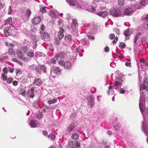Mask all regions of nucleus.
I'll return each instance as SVG.
<instances>
[{
  "mask_svg": "<svg viewBox=\"0 0 148 148\" xmlns=\"http://www.w3.org/2000/svg\"><path fill=\"white\" fill-rule=\"evenodd\" d=\"M66 57L65 54L64 52H61L56 54L54 57V58L57 60H60L65 58Z\"/></svg>",
  "mask_w": 148,
  "mask_h": 148,
  "instance_id": "obj_7",
  "label": "nucleus"
},
{
  "mask_svg": "<svg viewBox=\"0 0 148 148\" xmlns=\"http://www.w3.org/2000/svg\"><path fill=\"white\" fill-rule=\"evenodd\" d=\"M143 131L145 135L148 136L147 138V140L148 143V130H143Z\"/></svg>",
  "mask_w": 148,
  "mask_h": 148,
  "instance_id": "obj_48",
  "label": "nucleus"
},
{
  "mask_svg": "<svg viewBox=\"0 0 148 148\" xmlns=\"http://www.w3.org/2000/svg\"><path fill=\"white\" fill-rule=\"evenodd\" d=\"M115 31L116 32V34L117 35L120 34V31L118 28H116L115 29Z\"/></svg>",
  "mask_w": 148,
  "mask_h": 148,
  "instance_id": "obj_54",
  "label": "nucleus"
},
{
  "mask_svg": "<svg viewBox=\"0 0 148 148\" xmlns=\"http://www.w3.org/2000/svg\"><path fill=\"white\" fill-rule=\"evenodd\" d=\"M125 65L127 66H130L131 65V63L129 60H127L125 62Z\"/></svg>",
  "mask_w": 148,
  "mask_h": 148,
  "instance_id": "obj_40",
  "label": "nucleus"
},
{
  "mask_svg": "<svg viewBox=\"0 0 148 148\" xmlns=\"http://www.w3.org/2000/svg\"><path fill=\"white\" fill-rule=\"evenodd\" d=\"M71 27L73 30H75L76 27L78 25L77 21L75 19H73L71 24Z\"/></svg>",
  "mask_w": 148,
  "mask_h": 148,
  "instance_id": "obj_16",
  "label": "nucleus"
},
{
  "mask_svg": "<svg viewBox=\"0 0 148 148\" xmlns=\"http://www.w3.org/2000/svg\"><path fill=\"white\" fill-rule=\"evenodd\" d=\"M87 100L88 101V104L90 107H92L94 104L95 99L93 96H89L87 97Z\"/></svg>",
  "mask_w": 148,
  "mask_h": 148,
  "instance_id": "obj_9",
  "label": "nucleus"
},
{
  "mask_svg": "<svg viewBox=\"0 0 148 148\" xmlns=\"http://www.w3.org/2000/svg\"><path fill=\"white\" fill-rule=\"evenodd\" d=\"M72 66L71 62L69 61H66L64 62V66L65 69H71Z\"/></svg>",
  "mask_w": 148,
  "mask_h": 148,
  "instance_id": "obj_15",
  "label": "nucleus"
},
{
  "mask_svg": "<svg viewBox=\"0 0 148 148\" xmlns=\"http://www.w3.org/2000/svg\"><path fill=\"white\" fill-rule=\"evenodd\" d=\"M95 25H94L91 24L90 25V30H92L94 29Z\"/></svg>",
  "mask_w": 148,
  "mask_h": 148,
  "instance_id": "obj_56",
  "label": "nucleus"
},
{
  "mask_svg": "<svg viewBox=\"0 0 148 148\" xmlns=\"http://www.w3.org/2000/svg\"><path fill=\"white\" fill-rule=\"evenodd\" d=\"M64 39L66 41H67V42H65V44L67 46H69L72 40L71 36L69 34H67L65 36Z\"/></svg>",
  "mask_w": 148,
  "mask_h": 148,
  "instance_id": "obj_11",
  "label": "nucleus"
},
{
  "mask_svg": "<svg viewBox=\"0 0 148 148\" xmlns=\"http://www.w3.org/2000/svg\"><path fill=\"white\" fill-rule=\"evenodd\" d=\"M71 138L74 139H77L79 138V136L77 133H73L71 136Z\"/></svg>",
  "mask_w": 148,
  "mask_h": 148,
  "instance_id": "obj_28",
  "label": "nucleus"
},
{
  "mask_svg": "<svg viewBox=\"0 0 148 148\" xmlns=\"http://www.w3.org/2000/svg\"><path fill=\"white\" fill-rule=\"evenodd\" d=\"M142 130H143L147 129L146 128V127H145V125L143 122H142Z\"/></svg>",
  "mask_w": 148,
  "mask_h": 148,
  "instance_id": "obj_59",
  "label": "nucleus"
},
{
  "mask_svg": "<svg viewBox=\"0 0 148 148\" xmlns=\"http://www.w3.org/2000/svg\"><path fill=\"white\" fill-rule=\"evenodd\" d=\"M10 30V27H6L4 29V34L6 36H8L10 34L9 31Z\"/></svg>",
  "mask_w": 148,
  "mask_h": 148,
  "instance_id": "obj_20",
  "label": "nucleus"
},
{
  "mask_svg": "<svg viewBox=\"0 0 148 148\" xmlns=\"http://www.w3.org/2000/svg\"><path fill=\"white\" fill-rule=\"evenodd\" d=\"M34 53L32 51H29L27 53V55L29 57L32 58L34 56Z\"/></svg>",
  "mask_w": 148,
  "mask_h": 148,
  "instance_id": "obj_35",
  "label": "nucleus"
},
{
  "mask_svg": "<svg viewBox=\"0 0 148 148\" xmlns=\"http://www.w3.org/2000/svg\"><path fill=\"white\" fill-rule=\"evenodd\" d=\"M30 68L33 70H35L38 73H40L41 72L40 65L36 66L35 64H33L30 66Z\"/></svg>",
  "mask_w": 148,
  "mask_h": 148,
  "instance_id": "obj_8",
  "label": "nucleus"
},
{
  "mask_svg": "<svg viewBox=\"0 0 148 148\" xmlns=\"http://www.w3.org/2000/svg\"><path fill=\"white\" fill-rule=\"evenodd\" d=\"M41 68V71L45 73H47V68L44 65H40Z\"/></svg>",
  "mask_w": 148,
  "mask_h": 148,
  "instance_id": "obj_27",
  "label": "nucleus"
},
{
  "mask_svg": "<svg viewBox=\"0 0 148 148\" xmlns=\"http://www.w3.org/2000/svg\"><path fill=\"white\" fill-rule=\"evenodd\" d=\"M57 101L55 99H53L52 100H49L47 101V103L49 105L55 103Z\"/></svg>",
  "mask_w": 148,
  "mask_h": 148,
  "instance_id": "obj_31",
  "label": "nucleus"
},
{
  "mask_svg": "<svg viewBox=\"0 0 148 148\" xmlns=\"http://www.w3.org/2000/svg\"><path fill=\"white\" fill-rule=\"evenodd\" d=\"M61 70L58 67H54L51 70L50 74L52 76L54 77L55 74H59L61 73Z\"/></svg>",
  "mask_w": 148,
  "mask_h": 148,
  "instance_id": "obj_10",
  "label": "nucleus"
},
{
  "mask_svg": "<svg viewBox=\"0 0 148 148\" xmlns=\"http://www.w3.org/2000/svg\"><path fill=\"white\" fill-rule=\"evenodd\" d=\"M118 3L120 5H123L124 4V0H118Z\"/></svg>",
  "mask_w": 148,
  "mask_h": 148,
  "instance_id": "obj_44",
  "label": "nucleus"
},
{
  "mask_svg": "<svg viewBox=\"0 0 148 148\" xmlns=\"http://www.w3.org/2000/svg\"><path fill=\"white\" fill-rule=\"evenodd\" d=\"M87 36L88 37V38L89 39H94L95 38V37L93 36H91L89 34H87Z\"/></svg>",
  "mask_w": 148,
  "mask_h": 148,
  "instance_id": "obj_52",
  "label": "nucleus"
},
{
  "mask_svg": "<svg viewBox=\"0 0 148 148\" xmlns=\"http://www.w3.org/2000/svg\"><path fill=\"white\" fill-rule=\"evenodd\" d=\"M117 40H118V38L116 36V38H115V39H114V40H113L112 43L113 44H115L116 43V42L117 41Z\"/></svg>",
  "mask_w": 148,
  "mask_h": 148,
  "instance_id": "obj_62",
  "label": "nucleus"
},
{
  "mask_svg": "<svg viewBox=\"0 0 148 148\" xmlns=\"http://www.w3.org/2000/svg\"><path fill=\"white\" fill-rule=\"evenodd\" d=\"M12 21V19L11 18H8L5 21V25H6L10 24Z\"/></svg>",
  "mask_w": 148,
  "mask_h": 148,
  "instance_id": "obj_30",
  "label": "nucleus"
},
{
  "mask_svg": "<svg viewBox=\"0 0 148 148\" xmlns=\"http://www.w3.org/2000/svg\"><path fill=\"white\" fill-rule=\"evenodd\" d=\"M120 47L121 48H123L125 47V43H121Z\"/></svg>",
  "mask_w": 148,
  "mask_h": 148,
  "instance_id": "obj_49",
  "label": "nucleus"
},
{
  "mask_svg": "<svg viewBox=\"0 0 148 148\" xmlns=\"http://www.w3.org/2000/svg\"><path fill=\"white\" fill-rule=\"evenodd\" d=\"M8 69L10 73H12L14 72V69L12 68L8 67Z\"/></svg>",
  "mask_w": 148,
  "mask_h": 148,
  "instance_id": "obj_57",
  "label": "nucleus"
},
{
  "mask_svg": "<svg viewBox=\"0 0 148 148\" xmlns=\"http://www.w3.org/2000/svg\"><path fill=\"white\" fill-rule=\"evenodd\" d=\"M41 18L39 16H35L32 20V23L33 24L36 25L38 24L40 22Z\"/></svg>",
  "mask_w": 148,
  "mask_h": 148,
  "instance_id": "obj_12",
  "label": "nucleus"
},
{
  "mask_svg": "<svg viewBox=\"0 0 148 148\" xmlns=\"http://www.w3.org/2000/svg\"><path fill=\"white\" fill-rule=\"evenodd\" d=\"M86 10L91 12H93L95 11V9L92 6L89 5H88V6H87Z\"/></svg>",
  "mask_w": 148,
  "mask_h": 148,
  "instance_id": "obj_25",
  "label": "nucleus"
},
{
  "mask_svg": "<svg viewBox=\"0 0 148 148\" xmlns=\"http://www.w3.org/2000/svg\"><path fill=\"white\" fill-rule=\"evenodd\" d=\"M31 12L30 10H27L25 14V15L27 17L29 18L31 15Z\"/></svg>",
  "mask_w": 148,
  "mask_h": 148,
  "instance_id": "obj_37",
  "label": "nucleus"
},
{
  "mask_svg": "<svg viewBox=\"0 0 148 148\" xmlns=\"http://www.w3.org/2000/svg\"><path fill=\"white\" fill-rule=\"evenodd\" d=\"M18 82L16 81H14L12 82V84L14 86H16L18 84Z\"/></svg>",
  "mask_w": 148,
  "mask_h": 148,
  "instance_id": "obj_63",
  "label": "nucleus"
},
{
  "mask_svg": "<svg viewBox=\"0 0 148 148\" xmlns=\"http://www.w3.org/2000/svg\"><path fill=\"white\" fill-rule=\"evenodd\" d=\"M137 9H140V8L139 7L137 8L135 5L133 6L132 8H127L124 10V15H130L132 14L133 11H135Z\"/></svg>",
  "mask_w": 148,
  "mask_h": 148,
  "instance_id": "obj_6",
  "label": "nucleus"
},
{
  "mask_svg": "<svg viewBox=\"0 0 148 148\" xmlns=\"http://www.w3.org/2000/svg\"><path fill=\"white\" fill-rule=\"evenodd\" d=\"M40 10L42 13H44L46 12V8L45 7H42L40 9Z\"/></svg>",
  "mask_w": 148,
  "mask_h": 148,
  "instance_id": "obj_42",
  "label": "nucleus"
},
{
  "mask_svg": "<svg viewBox=\"0 0 148 148\" xmlns=\"http://www.w3.org/2000/svg\"><path fill=\"white\" fill-rule=\"evenodd\" d=\"M113 125L115 130H117L119 128L120 125L116 120V121H114L113 122Z\"/></svg>",
  "mask_w": 148,
  "mask_h": 148,
  "instance_id": "obj_22",
  "label": "nucleus"
},
{
  "mask_svg": "<svg viewBox=\"0 0 148 148\" xmlns=\"http://www.w3.org/2000/svg\"><path fill=\"white\" fill-rule=\"evenodd\" d=\"M110 14L116 17L123 16V14L121 13V10L120 9H112L110 11Z\"/></svg>",
  "mask_w": 148,
  "mask_h": 148,
  "instance_id": "obj_5",
  "label": "nucleus"
},
{
  "mask_svg": "<svg viewBox=\"0 0 148 148\" xmlns=\"http://www.w3.org/2000/svg\"><path fill=\"white\" fill-rule=\"evenodd\" d=\"M64 62L63 61H62V60H59V61L58 62V64H59V65H62V66H64Z\"/></svg>",
  "mask_w": 148,
  "mask_h": 148,
  "instance_id": "obj_58",
  "label": "nucleus"
},
{
  "mask_svg": "<svg viewBox=\"0 0 148 148\" xmlns=\"http://www.w3.org/2000/svg\"><path fill=\"white\" fill-rule=\"evenodd\" d=\"M77 126V123L75 121L72 122L68 126L67 130H74Z\"/></svg>",
  "mask_w": 148,
  "mask_h": 148,
  "instance_id": "obj_14",
  "label": "nucleus"
},
{
  "mask_svg": "<svg viewBox=\"0 0 148 148\" xmlns=\"http://www.w3.org/2000/svg\"><path fill=\"white\" fill-rule=\"evenodd\" d=\"M75 145L77 147H79L80 146V143L78 142L77 141H76L75 142Z\"/></svg>",
  "mask_w": 148,
  "mask_h": 148,
  "instance_id": "obj_53",
  "label": "nucleus"
},
{
  "mask_svg": "<svg viewBox=\"0 0 148 148\" xmlns=\"http://www.w3.org/2000/svg\"><path fill=\"white\" fill-rule=\"evenodd\" d=\"M147 0H141L140 1V4L144 5L145 4L147 3Z\"/></svg>",
  "mask_w": 148,
  "mask_h": 148,
  "instance_id": "obj_41",
  "label": "nucleus"
},
{
  "mask_svg": "<svg viewBox=\"0 0 148 148\" xmlns=\"http://www.w3.org/2000/svg\"><path fill=\"white\" fill-rule=\"evenodd\" d=\"M6 80L7 81V82L8 84H10L13 81V79L12 78L10 77L7 79Z\"/></svg>",
  "mask_w": 148,
  "mask_h": 148,
  "instance_id": "obj_39",
  "label": "nucleus"
},
{
  "mask_svg": "<svg viewBox=\"0 0 148 148\" xmlns=\"http://www.w3.org/2000/svg\"><path fill=\"white\" fill-rule=\"evenodd\" d=\"M27 49V48L26 46L23 47L21 48V50L23 51L24 53L26 52Z\"/></svg>",
  "mask_w": 148,
  "mask_h": 148,
  "instance_id": "obj_38",
  "label": "nucleus"
},
{
  "mask_svg": "<svg viewBox=\"0 0 148 148\" xmlns=\"http://www.w3.org/2000/svg\"><path fill=\"white\" fill-rule=\"evenodd\" d=\"M25 90L23 89L21 90L19 92L20 94L23 95V96H24L25 95Z\"/></svg>",
  "mask_w": 148,
  "mask_h": 148,
  "instance_id": "obj_47",
  "label": "nucleus"
},
{
  "mask_svg": "<svg viewBox=\"0 0 148 148\" xmlns=\"http://www.w3.org/2000/svg\"><path fill=\"white\" fill-rule=\"evenodd\" d=\"M143 26L145 29H148V24H143Z\"/></svg>",
  "mask_w": 148,
  "mask_h": 148,
  "instance_id": "obj_64",
  "label": "nucleus"
},
{
  "mask_svg": "<svg viewBox=\"0 0 148 148\" xmlns=\"http://www.w3.org/2000/svg\"><path fill=\"white\" fill-rule=\"evenodd\" d=\"M12 12V9L11 6H10L8 8V14H10Z\"/></svg>",
  "mask_w": 148,
  "mask_h": 148,
  "instance_id": "obj_50",
  "label": "nucleus"
},
{
  "mask_svg": "<svg viewBox=\"0 0 148 148\" xmlns=\"http://www.w3.org/2000/svg\"><path fill=\"white\" fill-rule=\"evenodd\" d=\"M1 77L3 80H6L7 79V76L3 73L1 74Z\"/></svg>",
  "mask_w": 148,
  "mask_h": 148,
  "instance_id": "obj_43",
  "label": "nucleus"
},
{
  "mask_svg": "<svg viewBox=\"0 0 148 148\" xmlns=\"http://www.w3.org/2000/svg\"><path fill=\"white\" fill-rule=\"evenodd\" d=\"M38 122L36 121H31L30 125L31 127H35L38 126Z\"/></svg>",
  "mask_w": 148,
  "mask_h": 148,
  "instance_id": "obj_21",
  "label": "nucleus"
},
{
  "mask_svg": "<svg viewBox=\"0 0 148 148\" xmlns=\"http://www.w3.org/2000/svg\"><path fill=\"white\" fill-rule=\"evenodd\" d=\"M34 91L35 88L34 87H32L30 89L28 90L27 92L28 97L31 98H33L34 95Z\"/></svg>",
  "mask_w": 148,
  "mask_h": 148,
  "instance_id": "obj_13",
  "label": "nucleus"
},
{
  "mask_svg": "<svg viewBox=\"0 0 148 148\" xmlns=\"http://www.w3.org/2000/svg\"><path fill=\"white\" fill-rule=\"evenodd\" d=\"M99 10L101 11L97 13V14L98 15L104 18L106 17L108 15V13L107 11L108 10L103 7L100 8Z\"/></svg>",
  "mask_w": 148,
  "mask_h": 148,
  "instance_id": "obj_4",
  "label": "nucleus"
},
{
  "mask_svg": "<svg viewBox=\"0 0 148 148\" xmlns=\"http://www.w3.org/2000/svg\"><path fill=\"white\" fill-rule=\"evenodd\" d=\"M125 90L122 88H121L120 89V93L122 94H123L125 92Z\"/></svg>",
  "mask_w": 148,
  "mask_h": 148,
  "instance_id": "obj_61",
  "label": "nucleus"
},
{
  "mask_svg": "<svg viewBox=\"0 0 148 148\" xmlns=\"http://www.w3.org/2000/svg\"><path fill=\"white\" fill-rule=\"evenodd\" d=\"M48 138H50L51 139L53 140L55 139V136L52 133H50L48 136Z\"/></svg>",
  "mask_w": 148,
  "mask_h": 148,
  "instance_id": "obj_29",
  "label": "nucleus"
},
{
  "mask_svg": "<svg viewBox=\"0 0 148 148\" xmlns=\"http://www.w3.org/2000/svg\"><path fill=\"white\" fill-rule=\"evenodd\" d=\"M8 71V67H5L3 69V71L4 74H7Z\"/></svg>",
  "mask_w": 148,
  "mask_h": 148,
  "instance_id": "obj_46",
  "label": "nucleus"
},
{
  "mask_svg": "<svg viewBox=\"0 0 148 148\" xmlns=\"http://www.w3.org/2000/svg\"><path fill=\"white\" fill-rule=\"evenodd\" d=\"M32 39L34 40L35 41H37L38 40V38H36V36L35 35L32 36Z\"/></svg>",
  "mask_w": 148,
  "mask_h": 148,
  "instance_id": "obj_45",
  "label": "nucleus"
},
{
  "mask_svg": "<svg viewBox=\"0 0 148 148\" xmlns=\"http://www.w3.org/2000/svg\"><path fill=\"white\" fill-rule=\"evenodd\" d=\"M43 114L41 112H39L36 116L37 118L38 119H42L43 117Z\"/></svg>",
  "mask_w": 148,
  "mask_h": 148,
  "instance_id": "obj_32",
  "label": "nucleus"
},
{
  "mask_svg": "<svg viewBox=\"0 0 148 148\" xmlns=\"http://www.w3.org/2000/svg\"><path fill=\"white\" fill-rule=\"evenodd\" d=\"M50 14L51 16L53 19H55L57 17V15L55 11L53 10H51Z\"/></svg>",
  "mask_w": 148,
  "mask_h": 148,
  "instance_id": "obj_18",
  "label": "nucleus"
},
{
  "mask_svg": "<svg viewBox=\"0 0 148 148\" xmlns=\"http://www.w3.org/2000/svg\"><path fill=\"white\" fill-rule=\"evenodd\" d=\"M141 33H139V34H137L135 36L134 40V42L136 43L140 36L141 35Z\"/></svg>",
  "mask_w": 148,
  "mask_h": 148,
  "instance_id": "obj_33",
  "label": "nucleus"
},
{
  "mask_svg": "<svg viewBox=\"0 0 148 148\" xmlns=\"http://www.w3.org/2000/svg\"><path fill=\"white\" fill-rule=\"evenodd\" d=\"M34 82L36 85L39 86L42 84V81L40 79L37 78L34 80Z\"/></svg>",
  "mask_w": 148,
  "mask_h": 148,
  "instance_id": "obj_19",
  "label": "nucleus"
},
{
  "mask_svg": "<svg viewBox=\"0 0 148 148\" xmlns=\"http://www.w3.org/2000/svg\"><path fill=\"white\" fill-rule=\"evenodd\" d=\"M140 97L139 99V106L143 118H148V108L146 110L145 109V94L142 90L145 89L148 91V84L147 85L144 83L142 84L140 87Z\"/></svg>",
  "mask_w": 148,
  "mask_h": 148,
  "instance_id": "obj_1",
  "label": "nucleus"
},
{
  "mask_svg": "<svg viewBox=\"0 0 148 148\" xmlns=\"http://www.w3.org/2000/svg\"><path fill=\"white\" fill-rule=\"evenodd\" d=\"M115 38V35L114 34H110V38L111 39H113Z\"/></svg>",
  "mask_w": 148,
  "mask_h": 148,
  "instance_id": "obj_60",
  "label": "nucleus"
},
{
  "mask_svg": "<svg viewBox=\"0 0 148 148\" xmlns=\"http://www.w3.org/2000/svg\"><path fill=\"white\" fill-rule=\"evenodd\" d=\"M16 73L17 75H18V74H21L22 73V71L20 69H17Z\"/></svg>",
  "mask_w": 148,
  "mask_h": 148,
  "instance_id": "obj_51",
  "label": "nucleus"
},
{
  "mask_svg": "<svg viewBox=\"0 0 148 148\" xmlns=\"http://www.w3.org/2000/svg\"><path fill=\"white\" fill-rule=\"evenodd\" d=\"M45 26L43 25H42L40 29V34H42V33H43L45 30Z\"/></svg>",
  "mask_w": 148,
  "mask_h": 148,
  "instance_id": "obj_34",
  "label": "nucleus"
},
{
  "mask_svg": "<svg viewBox=\"0 0 148 148\" xmlns=\"http://www.w3.org/2000/svg\"><path fill=\"white\" fill-rule=\"evenodd\" d=\"M64 32V30L63 29H61L60 31L59 32L58 36L59 39H61L64 36V35L63 34V32Z\"/></svg>",
  "mask_w": 148,
  "mask_h": 148,
  "instance_id": "obj_23",
  "label": "nucleus"
},
{
  "mask_svg": "<svg viewBox=\"0 0 148 148\" xmlns=\"http://www.w3.org/2000/svg\"><path fill=\"white\" fill-rule=\"evenodd\" d=\"M16 53L20 59L23 60H25V58L21 51L19 50H18L16 51Z\"/></svg>",
  "mask_w": 148,
  "mask_h": 148,
  "instance_id": "obj_17",
  "label": "nucleus"
},
{
  "mask_svg": "<svg viewBox=\"0 0 148 148\" xmlns=\"http://www.w3.org/2000/svg\"><path fill=\"white\" fill-rule=\"evenodd\" d=\"M132 34V32L130 29H127L124 32V35L126 36H129Z\"/></svg>",
  "mask_w": 148,
  "mask_h": 148,
  "instance_id": "obj_26",
  "label": "nucleus"
},
{
  "mask_svg": "<svg viewBox=\"0 0 148 148\" xmlns=\"http://www.w3.org/2000/svg\"><path fill=\"white\" fill-rule=\"evenodd\" d=\"M67 2H69L70 5L72 6L75 8H82L86 10L88 4L86 3L81 4V5L77 2L75 0H66Z\"/></svg>",
  "mask_w": 148,
  "mask_h": 148,
  "instance_id": "obj_3",
  "label": "nucleus"
},
{
  "mask_svg": "<svg viewBox=\"0 0 148 148\" xmlns=\"http://www.w3.org/2000/svg\"><path fill=\"white\" fill-rule=\"evenodd\" d=\"M33 105L36 108H37L38 107V105L37 102H35L33 104Z\"/></svg>",
  "mask_w": 148,
  "mask_h": 148,
  "instance_id": "obj_55",
  "label": "nucleus"
},
{
  "mask_svg": "<svg viewBox=\"0 0 148 148\" xmlns=\"http://www.w3.org/2000/svg\"><path fill=\"white\" fill-rule=\"evenodd\" d=\"M8 52L9 53L12 55L15 54V51L12 49H9Z\"/></svg>",
  "mask_w": 148,
  "mask_h": 148,
  "instance_id": "obj_36",
  "label": "nucleus"
},
{
  "mask_svg": "<svg viewBox=\"0 0 148 148\" xmlns=\"http://www.w3.org/2000/svg\"><path fill=\"white\" fill-rule=\"evenodd\" d=\"M41 34V38L42 39L45 38H47L49 37V34H48L46 32H43Z\"/></svg>",
  "mask_w": 148,
  "mask_h": 148,
  "instance_id": "obj_24",
  "label": "nucleus"
},
{
  "mask_svg": "<svg viewBox=\"0 0 148 148\" xmlns=\"http://www.w3.org/2000/svg\"><path fill=\"white\" fill-rule=\"evenodd\" d=\"M123 80L121 78H118L114 82L113 85L108 87L109 89L107 91V93L108 94H113L114 93V89L117 90V88H121V83Z\"/></svg>",
  "mask_w": 148,
  "mask_h": 148,
  "instance_id": "obj_2",
  "label": "nucleus"
}]
</instances>
